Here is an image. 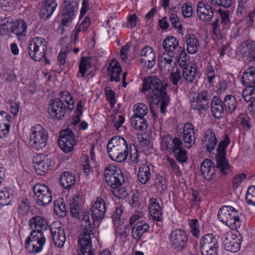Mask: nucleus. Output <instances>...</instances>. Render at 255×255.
Wrapping results in <instances>:
<instances>
[{"instance_id": "13", "label": "nucleus", "mask_w": 255, "mask_h": 255, "mask_svg": "<svg viewBox=\"0 0 255 255\" xmlns=\"http://www.w3.org/2000/svg\"><path fill=\"white\" fill-rule=\"evenodd\" d=\"M76 143L74 133L71 130L66 129L60 132L58 144L64 152L65 153L71 152L73 149Z\"/></svg>"}, {"instance_id": "45", "label": "nucleus", "mask_w": 255, "mask_h": 255, "mask_svg": "<svg viewBox=\"0 0 255 255\" xmlns=\"http://www.w3.org/2000/svg\"><path fill=\"white\" fill-rule=\"evenodd\" d=\"M218 242L212 234H207L202 237L200 244V250L204 249V248L213 244H216Z\"/></svg>"}, {"instance_id": "12", "label": "nucleus", "mask_w": 255, "mask_h": 255, "mask_svg": "<svg viewBox=\"0 0 255 255\" xmlns=\"http://www.w3.org/2000/svg\"><path fill=\"white\" fill-rule=\"evenodd\" d=\"M169 242L171 248L176 252H182L186 246L188 238L186 233L182 230L173 231L169 235Z\"/></svg>"}, {"instance_id": "17", "label": "nucleus", "mask_w": 255, "mask_h": 255, "mask_svg": "<svg viewBox=\"0 0 255 255\" xmlns=\"http://www.w3.org/2000/svg\"><path fill=\"white\" fill-rule=\"evenodd\" d=\"M50 232L55 246L59 248L63 247L66 241L64 228L57 223H53L50 226Z\"/></svg>"}, {"instance_id": "32", "label": "nucleus", "mask_w": 255, "mask_h": 255, "mask_svg": "<svg viewBox=\"0 0 255 255\" xmlns=\"http://www.w3.org/2000/svg\"><path fill=\"white\" fill-rule=\"evenodd\" d=\"M184 41L186 42L187 51L189 54H194L198 52L200 44L199 40L194 34H187L184 37Z\"/></svg>"}, {"instance_id": "44", "label": "nucleus", "mask_w": 255, "mask_h": 255, "mask_svg": "<svg viewBox=\"0 0 255 255\" xmlns=\"http://www.w3.org/2000/svg\"><path fill=\"white\" fill-rule=\"evenodd\" d=\"M10 191V190L6 187L3 190L0 191V208L10 204L12 196Z\"/></svg>"}, {"instance_id": "1", "label": "nucleus", "mask_w": 255, "mask_h": 255, "mask_svg": "<svg viewBox=\"0 0 255 255\" xmlns=\"http://www.w3.org/2000/svg\"><path fill=\"white\" fill-rule=\"evenodd\" d=\"M77 199L78 198H74L70 201L69 208L71 216L81 220L84 228L79 237L78 255H96V252L91 241V236L94 235V226L90 221L88 213L82 211Z\"/></svg>"}, {"instance_id": "52", "label": "nucleus", "mask_w": 255, "mask_h": 255, "mask_svg": "<svg viewBox=\"0 0 255 255\" xmlns=\"http://www.w3.org/2000/svg\"><path fill=\"white\" fill-rule=\"evenodd\" d=\"M246 199L249 205L255 206V186L249 187L246 193Z\"/></svg>"}, {"instance_id": "53", "label": "nucleus", "mask_w": 255, "mask_h": 255, "mask_svg": "<svg viewBox=\"0 0 255 255\" xmlns=\"http://www.w3.org/2000/svg\"><path fill=\"white\" fill-rule=\"evenodd\" d=\"M115 235L118 237L120 238L125 237L126 236L127 226L123 224H120V223H115Z\"/></svg>"}, {"instance_id": "56", "label": "nucleus", "mask_w": 255, "mask_h": 255, "mask_svg": "<svg viewBox=\"0 0 255 255\" xmlns=\"http://www.w3.org/2000/svg\"><path fill=\"white\" fill-rule=\"evenodd\" d=\"M178 55L176 56V60L181 66H185L187 64V54L185 49L180 47Z\"/></svg>"}, {"instance_id": "49", "label": "nucleus", "mask_w": 255, "mask_h": 255, "mask_svg": "<svg viewBox=\"0 0 255 255\" xmlns=\"http://www.w3.org/2000/svg\"><path fill=\"white\" fill-rule=\"evenodd\" d=\"M242 98L246 102L255 98V87H247L242 92Z\"/></svg>"}, {"instance_id": "31", "label": "nucleus", "mask_w": 255, "mask_h": 255, "mask_svg": "<svg viewBox=\"0 0 255 255\" xmlns=\"http://www.w3.org/2000/svg\"><path fill=\"white\" fill-rule=\"evenodd\" d=\"M57 6L56 0H46L42 5L40 15L42 19L46 20L50 17Z\"/></svg>"}, {"instance_id": "8", "label": "nucleus", "mask_w": 255, "mask_h": 255, "mask_svg": "<svg viewBox=\"0 0 255 255\" xmlns=\"http://www.w3.org/2000/svg\"><path fill=\"white\" fill-rule=\"evenodd\" d=\"M47 50V42L42 37H34L28 46L30 57L35 61H39L45 58Z\"/></svg>"}, {"instance_id": "14", "label": "nucleus", "mask_w": 255, "mask_h": 255, "mask_svg": "<svg viewBox=\"0 0 255 255\" xmlns=\"http://www.w3.org/2000/svg\"><path fill=\"white\" fill-rule=\"evenodd\" d=\"M67 106L60 99L51 100L49 104L48 112L53 119H62L65 116Z\"/></svg>"}, {"instance_id": "43", "label": "nucleus", "mask_w": 255, "mask_h": 255, "mask_svg": "<svg viewBox=\"0 0 255 255\" xmlns=\"http://www.w3.org/2000/svg\"><path fill=\"white\" fill-rule=\"evenodd\" d=\"M13 20L10 16L0 17V34L3 32L10 31V27Z\"/></svg>"}, {"instance_id": "36", "label": "nucleus", "mask_w": 255, "mask_h": 255, "mask_svg": "<svg viewBox=\"0 0 255 255\" xmlns=\"http://www.w3.org/2000/svg\"><path fill=\"white\" fill-rule=\"evenodd\" d=\"M90 19L89 17H85L82 21L77 24L73 31L74 35V43H76L79 39V35L81 33H84L90 25Z\"/></svg>"}, {"instance_id": "26", "label": "nucleus", "mask_w": 255, "mask_h": 255, "mask_svg": "<svg viewBox=\"0 0 255 255\" xmlns=\"http://www.w3.org/2000/svg\"><path fill=\"white\" fill-rule=\"evenodd\" d=\"M198 70L194 65H187L183 68L182 70V76L183 82L186 84L194 82L195 80Z\"/></svg>"}, {"instance_id": "9", "label": "nucleus", "mask_w": 255, "mask_h": 255, "mask_svg": "<svg viewBox=\"0 0 255 255\" xmlns=\"http://www.w3.org/2000/svg\"><path fill=\"white\" fill-rule=\"evenodd\" d=\"M78 4V0H64L60 20L63 26L67 27L71 24L76 16Z\"/></svg>"}, {"instance_id": "5", "label": "nucleus", "mask_w": 255, "mask_h": 255, "mask_svg": "<svg viewBox=\"0 0 255 255\" xmlns=\"http://www.w3.org/2000/svg\"><path fill=\"white\" fill-rule=\"evenodd\" d=\"M239 211L231 206H223L218 214L219 220L232 229L239 228L242 224Z\"/></svg>"}, {"instance_id": "18", "label": "nucleus", "mask_w": 255, "mask_h": 255, "mask_svg": "<svg viewBox=\"0 0 255 255\" xmlns=\"http://www.w3.org/2000/svg\"><path fill=\"white\" fill-rule=\"evenodd\" d=\"M196 11L199 18L203 22L211 20L214 15L213 8L207 2H199L197 4Z\"/></svg>"}, {"instance_id": "59", "label": "nucleus", "mask_w": 255, "mask_h": 255, "mask_svg": "<svg viewBox=\"0 0 255 255\" xmlns=\"http://www.w3.org/2000/svg\"><path fill=\"white\" fill-rule=\"evenodd\" d=\"M230 141L228 135H226L224 139L219 144L217 151V154H226L225 148L230 144Z\"/></svg>"}, {"instance_id": "3", "label": "nucleus", "mask_w": 255, "mask_h": 255, "mask_svg": "<svg viewBox=\"0 0 255 255\" xmlns=\"http://www.w3.org/2000/svg\"><path fill=\"white\" fill-rule=\"evenodd\" d=\"M166 85L155 76H148L143 81L142 93L148 92L152 101L155 103L160 102V111L164 113L169 102V98L166 91Z\"/></svg>"}, {"instance_id": "30", "label": "nucleus", "mask_w": 255, "mask_h": 255, "mask_svg": "<svg viewBox=\"0 0 255 255\" xmlns=\"http://www.w3.org/2000/svg\"><path fill=\"white\" fill-rule=\"evenodd\" d=\"M27 24L22 19L13 21L10 27V32L16 35L19 40H21L26 35Z\"/></svg>"}, {"instance_id": "64", "label": "nucleus", "mask_w": 255, "mask_h": 255, "mask_svg": "<svg viewBox=\"0 0 255 255\" xmlns=\"http://www.w3.org/2000/svg\"><path fill=\"white\" fill-rule=\"evenodd\" d=\"M124 122L125 118L122 115H115L112 119V123L117 130H119V128Z\"/></svg>"}, {"instance_id": "16", "label": "nucleus", "mask_w": 255, "mask_h": 255, "mask_svg": "<svg viewBox=\"0 0 255 255\" xmlns=\"http://www.w3.org/2000/svg\"><path fill=\"white\" fill-rule=\"evenodd\" d=\"M52 160L47 156L38 155L33 160V167L38 174H45L52 167Z\"/></svg>"}, {"instance_id": "63", "label": "nucleus", "mask_w": 255, "mask_h": 255, "mask_svg": "<svg viewBox=\"0 0 255 255\" xmlns=\"http://www.w3.org/2000/svg\"><path fill=\"white\" fill-rule=\"evenodd\" d=\"M169 19L174 28L177 29L178 30L182 29V25L178 16L176 14L172 13L169 16Z\"/></svg>"}, {"instance_id": "40", "label": "nucleus", "mask_w": 255, "mask_h": 255, "mask_svg": "<svg viewBox=\"0 0 255 255\" xmlns=\"http://www.w3.org/2000/svg\"><path fill=\"white\" fill-rule=\"evenodd\" d=\"M226 154H217L216 156L217 167L220 169L223 174H227L230 168V165L226 158Z\"/></svg>"}, {"instance_id": "10", "label": "nucleus", "mask_w": 255, "mask_h": 255, "mask_svg": "<svg viewBox=\"0 0 255 255\" xmlns=\"http://www.w3.org/2000/svg\"><path fill=\"white\" fill-rule=\"evenodd\" d=\"M104 175L107 184L112 188L118 187L124 182L125 177L120 169L115 166L106 167Z\"/></svg>"}, {"instance_id": "21", "label": "nucleus", "mask_w": 255, "mask_h": 255, "mask_svg": "<svg viewBox=\"0 0 255 255\" xmlns=\"http://www.w3.org/2000/svg\"><path fill=\"white\" fill-rule=\"evenodd\" d=\"M141 61L148 69L152 68L155 64V55L153 49L150 46H145L140 52Z\"/></svg>"}, {"instance_id": "27", "label": "nucleus", "mask_w": 255, "mask_h": 255, "mask_svg": "<svg viewBox=\"0 0 255 255\" xmlns=\"http://www.w3.org/2000/svg\"><path fill=\"white\" fill-rule=\"evenodd\" d=\"M200 170L204 178L210 181L215 173L214 163L211 160L206 159L201 163Z\"/></svg>"}, {"instance_id": "11", "label": "nucleus", "mask_w": 255, "mask_h": 255, "mask_svg": "<svg viewBox=\"0 0 255 255\" xmlns=\"http://www.w3.org/2000/svg\"><path fill=\"white\" fill-rule=\"evenodd\" d=\"M34 199L39 206L48 205L52 201L51 192L46 185L37 184L33 188Z\"/></svg>"}, {"instance_id": "23", "label": "nucleus", "mask_w": 255, "mask_h": 255, "mask_svg": "<svg viewBox=\"0 0 255 255\" xmlns=\"http://www.w3.org/2000/svg\"><path fill=\"white\" fill-rule=\"evenodd\" d=\"M211 112L215 119L223 118L225 113L223 101L218 96H214L211 103Z\"/></svg>"}, {"instance_id": "28", "label": "nucleus", "mask_w": 255, "mask_h": 255, "mask_svg": "<svg viewBox=\"0 0 255 255\" xmlns=\"http://www.w3.org/2000/svg\"><path fill=\"white\" fill-rule=\"evenodd\" d=\"M122 71V67L117 60L113 59L110 62L107 68L108 75L111 81L116 82L120 81V76Z\"/></svg>"}, {"instance_id": "15", "label": "nucleus", "mask_w": 255, "mask_h": 255, "mask_svg": "<svg viewBox=\"0 0 255 255\" xmlns=\"http://www.w3.org/2000/svg\"><path fill=\"white\" fill-rule=\"evenodd\" d=\"M182 144V142L179 138H173L169 133L161 134L160 148L163 151L171 153L177 150V147Z\"/></svg>"}, {"instance_id": "47", "label": "nucleus", "mask_w": 255, "mask_h": 255, "mask_svg": "<svg viewBox=\"0 0 255 255\" xmlns=\"http://www.w3.org/2000/svg\"><path fill=\"white\" fill-rule=\"evenodd\" d=\"M134 114L132 116L144 117L146 116L148 113V109L146 105L140 103L135 104L133 107Z\"/></svg>"}, {"instance_id": "33", "label": "nucleus", "mask_w": 255, "mask_h": 255, "mask_svg": "<svg viewBox=\"0 0 255 255\" xmlns=\"http://www.w3.org/2000/svg\"><path fill=\"white\" fill-rule=\"evenodd\" d=\"M151 177V169L146 163L141 164L139 167L137 173L138 181L143 184H146L149 181Z\"/></svg>"}, {"instance_id": "55", "label": "nucleus", "mask_w": 255, "mask_h": 255, "mask_svg": "<svg viewBox=\"0 0 255 255\" xmlns=\"http://www.w3.org/2000/svg\"><path fill=\"white\" fill-rule=\"evenodd\" d=\"M122 184L118 187L113 188L115 190L113 191L115 196L119 198L123 199L126 198L128 195V192L125 186H121Z\"/></svg>"}, {"instance_id": "29", "label": "nucleus", "mask_w": 255, "mask_h": 255, "mask_svg": "<svg viewBox=\"0 0 255 255\" xmlns=\"http://www.w3.org/2000/svg\"><path fill=\"white\" fill-rule=\"evenodd\" d=\"M217 141V138L213 129L209 128L205 132L203 142L207 151L210 152L214 150Z\"/></svg>"}, {"instance_id": "57", "label": "nucleus", "mask_w": 255, "mask_h": 255, "mask_svg": "<svg viewBox=\"0 0 255 255\" xmlns=\"http://www.w3.org/2000/svg\"><path fill=\"white\" fill-rule=\"evenodd\" d=\"M247 178V175L245 173L239 174L235 176L232 180L233 188L236 190L241 186L242 183Z\"/></svg>"}, {"instance_id": "4", "label": "nucleus", "mask_w": 255, "mask_h": 255, "mask_svg": "<svg viewBox=\"0 0 255 255\" xmlns=\"http://www.w3.org/2000/svg\"><path fill=\"white\" fill-rule=\"evenodd\" d=\"M107 148L111 159L118 162L125 161L129 152L127 141L125 138L120 136L112 137L108 141Z\"/></svg>"}, {"instance_id": "22", "label": "nucleus", "mask_w": 255, "mask_h": 255, "mask_svg": "<svg viewBox=\"0 0 255 255\" xmlns=\"http://www.w3.org/2000/svg\"><path fill=\"white\" fill-rule=\"evenodd\" d=\"M186 146L190 148L195 142V131L193 125L190 123L185 124L181 132Z\"/></svg>"}, {"instance_id": "2", "label": "nucleus", "mask_w": 255, "mask_h": 255, "mask_svg": "<svg viewBox=\"0 0 255 255\" xmlns=\"http://www.w3.org/2000/svg\"><path fill=\"white\" fill-rule=\"evenodd\" d=\"M28 226L32 230L25 241V248L31 254L40 253L45 244L46 238L43 234L48 227L46 221L41 216L31 218L28 221Z\"/></svg>"}, {"instance_id": "35", "label": "nucleus", "mask_w": 255, "mask_h": 255, "mask_svg": "<svg viewBox=\"0 0 255 255\" xmlns=\"http://www.w3.org/2000/svg\"><path fill=\"white\" fill-rule=\"evenodd\" d=\"M162 46L166 52L175 54V51L178 48V40L174 36L167 37L162 42Z\"/></svg>"}, {"instance_id": "48", "label": "nucleus", "mask_w": 255, "mask_h": 255, "mask_svg": "<svg viewBox=\"0 0 255 255\" xmlns=\"http://www.w3.org/2000/svg\"><path fill=\"white\" fill-rule=\"evenodd\" d=\"M205 77L210 85H213L214 80L216 78L215 72L213 66L208 63L205 70Z\"/></svg>"}, {"instance_id": "24", "label": "nucleus", "mask_w": 255, "mask_h": 255, "mask_svg": "<svg viewBox=\"0 0 255 255\" xmlns=\"http://www.w3.org/2000/svg\"><path fill=\"white\" fill-rule=\"evenodd\" d=\"M149 228V226L145 221L141 220L137 222L132 227V238L137 241H140Z\"/></svg>"}, {"instance_id": "42", "label": "nucleus", "mask_w": 255, "mask_h": 255, "mask_svg": "<svg viewBox=\"0 0 255 255\" xmlns=\"http://www.w3.org/2000/svg\"><path fill=\"white\" fill-rule=\"evenodd\" d=\"M175 54H171L169 53H163L161 57L160 66L161 69L166 68L167 67V70L169 71L173 69V67L171 65L172 62V58L175 57Z\"/></svg>"}, {"instance_id": "60", "label": "nucleus", "mask_w": 255, "mask_h": 255, "mask_svg": "<svg viewBox=\"0 0 255 255\" xmlns=\"http://www.w3.org/2000/svg\"><path fill=\"white\" fill-rule=\"evenodd\" d=\"M211 2L215 7L228 8L232 6V0H211Z\"/></svg>"}, {"instance_id": "34", "label": "nucleus", "mask_w": 255, "mask_h": 255, "mask_svg": "<svg viewBox=\"0 0 255 255\" xmlns=\"http://www.w3.org/2000/svg\"><path fill=\"white\" fill-rule=\"evenodd\" d=\"M243 84L246 87H253L255 85V68H248L243 73Z\"/></svg>"}, {"instance_id": "20", "label": "nucleus", "mask_w": 255, "mask_h": 255, "mask_svg": "<svg viewBox=\"0 0 255 255\" xmlns=\"http://www.w3.org/2000/svg\"><path fill=\"white\" fill-rule=\"evenodd\" d=\"M241 244L240 239L231 234L225 236L223 241V245L225 249L233 253L237 252L240 250Z\"/></svg>"}, {"instance_id": "7", "label": "nucleus", "mask_w": 255, "mask_h": 255, "mask_svg": "<svg viewBox=\"0 0 255 255\" xmlns=\"http://www.w3.org/2000/svg\"><path fill=\"white\" fill-rule=\"evenodd\" d=\"M211 95L208 90H202L200 92L190 94L191 108L198 114L201 115L209 109Z\"/></svg>"}, {"instance_id": "61", "label": "nucleus", "mask_w": 255, "mask_h": 255, "mask_svg": "<svg viewBox=\"0 0 255 255\" xmlns=\"http://www.w3.org/2000/svg\"><path fill=\"white\" fill-rule=\"evenodd\" d=\"M170 81L174 85H177L180 80H183L181 71L177 68L170 73Z\"/></svg>"}, {"instance_id": "37", "label": "nucleus", "mask_w": 255, "mask_h": 255, "mask_svg": "<svg viewBox=\"0 0 255 255\" xmlns=\"http://www.w3.org/2000/svg\"><path fill=\"white\" fill-rule=\"evenodd\" d=\"M91 67V58L89 57H82L79 64V70L77 74V77L85 78L86 72Z\"/></svg>"}, {"instance_id": "54", "label": "nucleus", "mask_w": 255, "mask_h": 255, "mask_svg": "<svg viewBox=\"0 0 255 255\" xmlns=\"http://www.w3.org/2000/svg\"><path fill=\"white\" fill-rule=\"evenodd\" d=\"M188 224L190 227V231L192 235L194 237H198L200 234L198 220L196 219L189 220L188 221Z\"/></svg>"}, {"instance_id": "51", "label": "nucleus", "mask_w": 255, "mask_h": 255, "mask_svg": "<svg viewBox=\"0 0 255 255\" xmlns=\"http://www.w3.org/2000/svg\"><path fill=\"white\" fill-rule=\"evenodd\" d=\"M174 153L175 155L176 159L181 163H184L186 161L187 156L185 149L181 147V145H180L177 147V150L171 152Z\"/></svg>"}, {"instance_id": "39", "label": "nucleus", "mask_w": 255, "mask_h": 255, "mask_svg": "<svg viewBox=\"0 0 255 255\" xmlns=\"http://www.w3.org/2000/svg\"><path fill=\"white\" fill-rule=\"evenodd\" d=\"M60 183L66 189H70L75 183V177L70 172H63L60 178Z\"/></svg>"}, {"instance_id": "6", "label": "nucleus", "mask_w": 255, "mask_h": 255, "mask_svg": "<svg viewBox=\"0 0 255 255\" xmlns=\"http://www.w3.org/2000/svg\"><path fill=\"white\" fill-rule=\"evenodd\" d=\"M47 139L46 130L41 125L37 124L30 129L28 144L32 149L38 151L46 146Z\"/></svg>"}, {"instance_id": "25", "label": "nucleus", "mask_w": 255, "mask_h": 255, "mask_svg": "<svg viewBox=\"0 0 255 255\" xmlns=\"http://www.w3.org/2000/svg\"><path fill=\"white\" fill-rule=\"evenodd\" d=\"M149 213L152 218L156 221L162 222L163 216L159 202L155 198H151L148 204Z\"/></svg>"}, {"instance_id": "38", "label": "nucleus", "mask_w": 255, "mask_h": 255, "mask_svg": "<svg viewBox=\"0 0 255 255\" xmlns=\"http://www.w3.org/2000/svg\"><path fill=\"white\" fill-rule=\"evenodd\" d=\"M223 104L225 109V113L227 114H232L237 107V100L232 95L225 96Z\"/></svg>"}, {"instance_id": "58", "label": "nucleus", "mask_w": 255, "mask_h": 255, "mask_svg": "<svg viewBox=\"0 0 255 255\" xmlns=\"http://www.w3.org/2000/svg\"><path fill=\"white\" fill-rule=\"evenodd\" d=\"M155 186L159 192H163L167 188L166 181L162 176H158L155 179Z\"/></svg>"}, {"instance_id": "62", "label": "nucleus", "mask_w": 255, "mask_h": 255, "mask_svg": "<svg viewBox=\"0 0 255 255\" xmlns=\"http://www.w3.org/2000/svg\"><path fill=\"white\" fill-rule=\"evenodd\" d=\"M91 212L94 222L98 221L103 219L105 216V212L101 210H98L95 207H92Z\"/></svg>"}, {"instance_id": "50", "label": "nucleus", "mask_w": 255, "mask_h": 255, "mask_svg": "<svg viewBox=\"0 0 255 255\" xmlns=\"http://www.w3.org/2000/svg\"><path fill=\"white\" fill-rule=\"evenodd\" d=\"M54 210L56 214L60 217H64L66 216V206L64 203L58 201L55 202Z\"/></svg>"}, {"instance_id": "41", "label": "nucleus", "mask_w": 255, "mask_h": 255, "mask_svg": "<svg viewBox=\"0 0 255 255\" xmlns=\"http://www.w3.org/2000/svg\"><path fill=\"white\" fill-rule=\"evenodd\" d=\"M130 121L133 127L137 130H144L148 127L147 120L144 117L132 116Z\"/></svg>"}, {"instance_id": "19", "label": "nucleus", "mask_w": 255, "mask_h": 255, "mask_svg": "<svg viewBox=\"0 0 255 255\" xmlns=\"http://www.w3.org/2000/svg\"><path fill=\"white\" fill-rule=\"evenodd\" d=\"M240 54L249 61H255V41L247 39L242 41L239 46Z\"/></svg>"}, {"instance_id": "46", "label": "nucleus", "mask_w": 255, "mask_h": 255, "mask_svg": "<svg viewBox=\"0 0 255 255\" xmlns=\"http://www.w3.org/2000/svg\"><path fill=\"white\" fill-rule=\"evenodd\" d=\"M62 102H65L67 105V109L70 111L74 108V100L71 94L67 91H63L61 93L60 99Z\"/></svg>"}]
</instances>
